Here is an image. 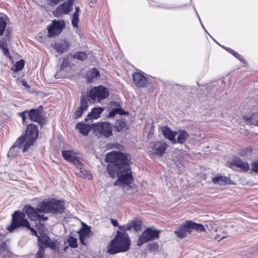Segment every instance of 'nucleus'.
I'll use <instances>...</instances> for the list:
<instances>
[{"mask_svg":"<svg viewBox=\"0 0 258 258\" xmlns=\"http://www.w3.org/2000/svg\"><path fill=\"white\" fill-rule=\"evenodd\" d=\"M109 163L107 165V170L109 176L118 177L114 185H129L134 180L130 166L131 162L127 155L121 152H111L107 154L105 159Z\"/></svg>","mask_w":258,"mask_h":258,"instance_id":"1","label":"nucleus"},{"mask_svg":"<svg viewBox=\"0 0 258 258\" xmlns=\"http://www.w3.org/2000/svg\"><path fill=\"white\" fill-rule=\"evenodd\" d=\"M39 131L36 125L33 123H30L27 125L25 134L19 137L10 149L8 156L11 154L12 156L15 155L13 153L14 149L17 147H20L23 143L24 147L23 152H25L29 148L33 145L34 143L37 139Z\"/></svg>","mask_w":258,"mask_h":258,"instance_id":"2","label":"nucleus"},{"mask_svg":"<svg viewBox=\"0 0 258 258\" xmlns=\"http://www.w3.org/2000/svg\"><path fill=\"white\" fill-rule=\"evenodd\" d=\"M130 245L131 240L127 233L118 230L107 246V252L110 254L124 252L130 249Z\"/></svg>","mask_w":258,"mask_h":258,"instance_id":"3","label":"nucleus"},{"mask_svg":"<svg viewBox=\"0 0 258 258\" xmlns=\"http://www.w3.org/2000/svg\"><path fill=\"white\" fill-rule=\"evenodd\" d=\"M194 230L198 232L205 231V229L202 224H198L191 220H188L178 227L174 231V233L178 238L182 239L185 237L187 233H190Z\"/></svg>","mask_w":258,"mask_h":258,"instance_id":"4","label":"nucleus"},{"mask_svg":"<svg viewBox=\"0 0 258 258\" xmlns=\"http://www.w3.org/2000/svg\"><path fill=\"white\" fill-rule=\"evenodd\" d=\"M28 226H29V222L25 218V213L20 211H16L12 215V223L7 229L12 232L17 228Z\"/></svg>","mask_w":258,"mask_h":258,"instance_id":"5","label":"nucleus"},{"mask_svg":"<svg viewBox=\"0 0 258 258\" xmlns=\"http://www.w3.org/2000/svg\"><path fill=\"white\" fill-rule=\"evenodd\" d=\"M109 95L108 89L101 85L93 87L90 90L88 94L84 95V96L88 97V99L89 100L90 98L93 101H95L97 100L99 102L108 98Z\"/></svg>","mask_w":258,"mask_h":258,"instance_id":"6","label":"nucleus"},{"mask_svg":"<svg viewBox=\"0 0 258 258\" xmlns=\"http://www.w3.org/2000/svg\"><path fill=\"white\" fill-rule=\"evenodd\" d=\"M160 233V230L147 228L139 237L137 245L141 246L145 243L158 239Z\"/></svg>","mask_w":258,"mask_h":258,"instance_id":"7","label":"nucleus"},{"mask_svg":"<svg viewBox=\"0 0 258 258\" xmlns=\"http://www.w3.org/2000/svg\"><path fill=\"white\" fill-rule=\"evenodd\" d=\"M93 125L95 126L94 132L98 133L101 136L108 138L113 135V126L110 122H99L93 123Z\"/></svg>","mask_w":258,"mask_h":258,"instance_id":"8","label":"nucleus"},{"mask_svg":"<svg viewBox=\"0 0 258 258\" xmlns=\"http://www.w3.org/2000/svg\"><path fill=\"white\" fill-rule=\"evenodd\" d=\"M65 27V23L63 20L52 21V23L48 26V37H54L61 33Z\"/></svg>","mask_w":258,"mask_h":258,"instance_id":"9","label":"nucleus"},{"mask_svg":"<svg viewBox=\"0 0 258 258\" xmlns=\"http://www.w3.org/2000/svg\"><path fill=\"white\" fill-rule=\"evenodd\" d=\"M43 108L42 105H40L37 108H33L28 110L29 119L32 121L37 122L41 126L45 123V119L42 114Z\"/></svg>","mask_w":258,"mask_h":258,"instance_id":"10","label":"nucleus"},{"mask_svg":"<svg viewBox=\"0 0 258 258\" xmlns=\"http://www.w3.org/2000/svg\"><path fill=\"white\" fill-rule=\"evenodd\" d=\"M89 100L87 96H84L83 94L80 97V104L77 109L74 112V118L77 119L81 117L84 112L86 111L89 107Z\"/></svg>","mask_w":258,"mask_h":258,"instance_id":"11","label":"nucleus"},{"mask_svg":"<svg viewBox=\"0 0 258 258\" xmlns=\"http://www.w3.org/2000/svg\"><path fill=\"white\" fill-rule=\"evenodd\" d=\"M52 46L57 52L62 54L69 50L70 43L67 39H60L52 44Z\"/></svg>","mask_w":258,"mask_h":258,"instance_id":"12","label":"nucleus"},{"mask_svg":"<svg viewBox=\"0 0 258 258\" xmlns=\"http://www.w3.org/2000/svg\"><path fill=\"white\" fill-rule=\"evenodd\" d=\"M52 201L50 200H45L39 202L37 205V211L39 213H52Z\"/></svg>","mask_w":258,"mask_h":258,"instance_id":"13","label":"nucleus"},{"mask_svg":"<svg viewBox=\"0 0 258 258\" xmlns=\"http://www.w3.org/2000/svg\"><path fill=\"white\" fill-rule=\"evenodd\" d=\"M52 201V213L62 214L65 210V202L63 200L51 199Z\"/></svg>","mask_w":258,"mask_h":258,"instance_id":"14","label":"nucleus"},{"mask_svg":"<svg viewBox=\"0 0 258 258\" xmlns=\"http://www.w3.org/2000/svg\"><path fill=\"white\" fill-rule=\"evenodd\" d=\"M73 10V7L65 2L59 5L53 11V15L56 17H60L62 14H68Z\"/></svg>","mask_w":258,"mask_h":258,"instance_id":"15","label":"nucleus"},{"mask_svg":"<svg viewBox=\"0 0 258 258\" xmlns=\"http://www.w3.org/2000/svg\"><path fill=\"white\" fill-rule=\"evenodd\" d=\"M86 121H83L78 122L76 125V128L79 131L80 133L83 136H86L88 135L89 132L92 129H94L95 126L93 125V123L91 124L85 123Z\"/></svg>","mask_w":258,"mask_h":258,"instance_id":"16","label":"nucleus"},{"mask_svg":"<svg viewBox=\"0 0 258 258\" xmlns=\"http://www.w3.org/2000/svg\"><path fill=\"white\" fill-rule=\"evenodd\" d=\"M133 82L138 88L145 87L147 83V79L141 73L135 72L133 75Z\"/></svg>","mask_w":258,"mask_h":258,"instance_id":"17","label":"nucleus"},{"mask_svg":"<svg viewBox=\"0 0 258 258\" xmlns=\"http://www.w3.org/2000/svg\"><path fill=\"white\" fill-rule=\"evenodd\" d=\"M228 163L230 166H235L239 168L243 171H247L249 169L248 163L242 161L239 157H234Z\"/></svg>","mask_w":258,"mask_h":258,"instance_id":"18","label":"nucleus"},{"mask_svg":"<svg viewBox=\"0 0 258 258\" xmlns=\"http://www.w3.org/2000/svg\"><path fill=\"white\" fill-rule=\"evenodd\" d=\"M167 148V145L165 142H155L153 147V153L157 156H162Z\"/></svg>","mask_w":258,"mask_h":258,"instance_id":"19","label":"nucleus"},{"mask_svg":"<svg viewBox=\"0 0 258 258\" xmlns=\"http://www.w3.org/2000/svg\"><path fill=\"white\" fill-rule=\"evenodd\" d=\"M37 237L38 239V242L40 243L39 245L42 244L44 245L45 247L54 248L55 246V243L53 241L49 239V236L46 234L43 233H40Z\"/></svg>","mask_w":258,"mask_h":258,"instance_id":"20","label":"nucleus"},{"mask_svg":"<svg viewBox=\"0 0 258 258\" xmlns=\"http://www.w3.org/2000/svg\"><path fill=\"white\" fill-rule=\"evenodd\" d=\"M104 108L102 107H94L91 109L86 117L85 118V121H88L90 119H97L100 116V114L104 111Z\"/></svg>","mask_w":258,"mask_h":258,"instance_id":"21","label":"nucleus"},{"mask_svg":"<svg viewBox=\"0 0 258 258\" xmlns=\"http://www.w3.org/2000/svg\"><path fill=\"white\" fill-rule=\"evenodd\" d=\"M24 211L30 220L36 221L37 213H39L37 211V207L34 208L30 205H26L24 208Z\"/></svg>","mask_w":258,"mask_h":258,"instance_id":"22","label":"nucleus"},{"mask_svg":"<svg viewBox=\"0 0 258 258\" xmlns=\"http://www.w3.org/2000/svg\"><path fill=\"white\" fill-rule=\"evenodd\" d=\"M163 135L165 138L168 139L173 143H176V141L175 139L177 133L176 131H172L171 129L167 126H164L162 129Z\"/></svg>","mask_w":258,"mask_h":258,"instance_id":"23","label":"nucleus"},{"mask_svg":"<svg viewBox=\"0 0 258 258\" xmlns=\"http://www.w3.org/2000/svg\"><path fill=\"white\" fill-rule=\"evenodd\" d=\"M73 163L77 168V171L76 172V173L79 175L80 176H82L84 178H88V179H90V174H87V173H84V172H86L85 170L83 171L82 170V167L83 166V163L79 160L78 158L77 157L75 160L72 162Z\"/></svg>","mask_w":258,"mask_h":258,"instance_id":"24","label":"nucleus"},{"mask_svg":"<svg viewBox=\"0 0 258 258\" xmlns=\"http://www.w3.org/2000/svg\"><path fill=\"white\" fill-rule=\"evenodd\" d=\"M213 182L215 184L220 185H224L226 184H233V182L226 176L222 175H217L214 177L212 179Z\"/></svg>","mask_w":258,"mask_h":258,"instance_id":"25","label":"nucleus"},{"mask_svg":"<svg viewBox=\"0 0 258 258\" xmlns=\"http://www.w3.org/2000/svg\"><path fill=\"white\" fill-rule=\"evenodd\" d=\"M114 130L117 132H121L128 129V126L125 122V119H119L113 126Z\"/></svg>","mask_w":258,"mask_h":258,"instance_id":"26","label":"nucleus"},{"mask_svg":"<svg viewBox=\"0 0 258 258\" xmlns=\"http://www.w3.org/2000/svg\"><path fill=\"white\" fill-rule=\"evenodd\" d=\"M178 133L179 135L177 136L176 142L180 144H184L189 138L188 134L184 130H179Z\"/></svg>","mask_w":258,"mask_h":258,"instance_id":"27","label":"nucleus"},{"mask_svg":"<svg viewBox=\"0 0 258 258\" xmlns=\"http://www.w3.org/2000/svg\"><path fill=\"white\" fill-rule=\"evenodd\" d=\"M72 57L74 59H77L80 61H84L88 58V54L85 51H79L72 54Z\"/></svg>","mask_w":258,"mask_h":258,"instance_id":"28","label":"nucleus"},{"mask_svg":"<svg viewBox=\"0 0 258 258\" xmlns=\"http://www.w3.org/2000/svg\"><path fill=\"white\" fill-rule=\"evenodd\" d=\"M62 156L63 158L70 162H72L77 157L76 154L71 150H64L62 151Z\"/></svg>","mask_w":258,"mask_h":258,"instance_id":"29","label":"nucleus"},{"mask_svg":"<svg viewBox=\"0 0 258 258\" xmlns=\"http://www.w3.org/2000/svg\"><path fill=\"white\" fill-rule=\"evenodd\" d=\"M0 48L5 56L9 58H12V56L9 52V50L8 47V42L4 39H1L0 40Z\"/></svg>","mask_w":258,"mask_h":258,"instance_id":"30","label":"nucleus"},{"mask_svg":"<svg viewBox=\"0 0 258 258\" xmlns=\"http://www.w3.org/2000/svg\"><path fill=\"white\" fill-rule=\"evenodd\" d=\"M67 242H68L69 244H68V245L64 247L63 249L64 251H67L69 246H70L72 248H76L78 246L77 239L76 238H75L73 236H71L69 237ZM66 242H64L65 244H66Z\"/></svg>","mask_w":258,"mask_h":258,"instance_id":"31","label":"nucleus"},{"mask_svg":"<svg viewBox=\"0 0 258 258\" xmlns=\"http://www.w3.org/2000/svg\"><path fill=\"white\" fill-rule=\"evenodd\" d=\"M100 75L98 70L96 68L92 69L87 76V80L88 82H92L94 78H97Z\"/></svg>","mask_w":258,"mask_h":258,"instance_id":"32","label":"nucleus"},{"mask_svg":"<svg viewBox=\"0 0 258 258\" xmlns=\"http://www.w3.org/2000/svg\"><path fill=\"white\" fill-rule=\"evenodd\" d=\"M78 233L79 235L88 237L90 233H92V232L91 231L90 226H88L85 223H83L82 228L79 230Z\"/></svg>","mask_w":258,"mask_h":258,"instance_id":"33","label":"nucleus"},{"mask_svg":"<svg viewBox=\"0 0 258 258\" xmlns=\"http://www.w3.org/2000/svg\"><path fill=\"white\" fill-rule=\"evenodd\" d=\"M25 66V61L21 59V60L16 62L15 64L12 68L14 72H18L22 70Z\"/></svg>","mask_w":258,"mask_h":258,"instance_id":"34","label":"nucleus"},{"mask_svg":"<svg viewBox=\"0 0 258 258\" xmlns=\"http://www.w3.org/2000/svg\"><path fill=\"white\" fill-rule=\"evenodd\" d=\"M72 57V54L70 53L69 55H68L66 56H64L63 58L61 66H60V70H62L64 68H67L69 67L71 61H70V57Z\"/></svg>","mask_w":258,"mask_h":258,"instance_id":"35","label":"nucleus"},{"mask_svg":"<svg viewBox=\"0 0 258 258\" xmlns=\"http://www.w3.org/2000/svg\"><path fill=\"white\" fill-rule=\"evenodd\" d=\"M130 224L131 226V229L133 228L136 232L141 230L142 225L141 221H132L130 222Z\"/></svg>","mask_w":258,"mask_h":258,"instance_id":"36","label":"nucleus"},{"mask_svg":"<svg viewBox=\"0 0 258 258\" xmlns=\"http://www.w3.org/2000/svg\"><path fill=\"white\" fill-rule=\"evenodd\" d=\"M148 250L151 252H155L158 251L159 245L157 242H152L147 245Z\"/></svg>","mask_w":258,"mask_h":258,"instance_id":"37","label":"nucleus"},{"mask_svg":"<svg viewBox=\"0 0 258 258\" xmlns=\"http://www.w3.org/2000/svg\"><path fill=\"white\" fill-rule=\"evenodd\" d=\"M7 26V22L4 16H0V36L3 35Z\"/></svg>","mask_w":258,"mask_h":258,"instance_id":"38","label":"nucleus"},{"mask_svg":"<svg viewBox=\"0 0 258 258\" xmlns=\"http://www.w3.org/2000/svg\"><path fill=\"white\" fill-rule=\"evenodd\" d=\"M80 13L75 12L72 17V25L74 28L78 27Z\"/></svg>","mask_w":258,"mask_h":258,"instance_id":"39","label":"nucleus"},{"mask_svg":"<svg viewBox=\"0 0 258 258\" xmlns=\"http://www.w3.org/2000/svg\"><path fill=\"white\" fill-rule=\"evenodd\" d=\"M80 13L75 12L72 17V25L74 28L78 27Z\"/></svg>","mask_w":258,"mask_h":258,"instance_id":"40","label":"nucleus"},{"mask_svg":"<svg viewBox=\"0 0 258 258\" xmlns=\"http://www.w3.org/2000/svg\"><path fill=\"white\" fill-rule=\"evenodd\" d=\"M6 32L5 34V37L2 38L1 39H4L6 42H9L11 40L12 37V30L10 28H8L7 29H6Z\"/></svg>","mask_w":258,"mask_h":258,"instance_id":"41","label":"nucleus"},{"mask_svg":"<svg viewBox=\"0 0 258 258\" xmlns=\"http://www.w3.org/2000/svg\"><path fill=\"white\" fill-rule=\"evenodd\" d=\"M226 50L229 52H230L231 54H232L233 55H234L236 58L239 59V60L242 61V60L243 59V58L242 57V56L240 54L235 52L234 50H233L231 48H226Z\"/></svg>","mask_w":258,"mask_h":258,"instance_id":"42","label":"nucleus"},{"mask_svg":"<svg viewBox=\"0 0 258 258\" xmlns=\"http://www.w3.org/2000/svg\"><path fill=\"white\" fill-rule=\"evenodd\" d=\"M26 114H28V110H26L23 112H19L18 113V115L22 118L23 124L27 123V121L26 120Z\"/></svg>","mask_w":258,"mask_h":258,"instance_id":"43","label":"nucleus"},{"mask_svg":"<svg viewBox=\"0 0 258 258\" xmlns=\"http://www.w3.org/2000/svg\"><path fill=\"white\" fill-rule=\"evenodd\" d=\"M44 249L43 246L40 245L39 250L36 253L37 258H44Z\"/></svg>","mask_w":258,"mask_h":258,"instance_id":"44","label":"nucleus"},{"mask_svg":"<svg viewBox=\"0 0 258 258\" xmlns=\"http://www.w3.org/2000/svg\"><path fill=\"white\" fill-rule=\"evenodd\" d=\"M118 228L120 231H122L121 232H125L126 230L131 229V226H130V222H128L126 225L118 226Z\"/></svg>","mask_w":258,"mask_h":258,"instance_id":"45","label":"nucleus"},{"mask_svg":"<svg viewBox=\"0 0 258 258\" xmlns=\"http://www.w3.org/2000/svg\"><path fill=\"white\" fill-rule=\"evenodd\" d=\"M251 170L254 172H258V160H254L251 164Z\"/></svg>","mask_w":258,"mask_h":258,"instance_id":"46","label":"nucleus"},{"mask_svg":"<svg viewBox=\"0 0 258 258\" xmlns=\"http://www.w3.org/2000/svg\"><path fill=\"white\" fill-rule=\"evenodd\" d=\"M116 111L117 112V114H119L120 115H128L129 114V112L127 111L124 110L121 106L120 107L116 108Z\"/></svg>","mask_w":258,"mask_h":258,"instance_id":"47","label":"nucleus"},{"mask_svg":"<svg viewBox=\"0 0 258 258\" xmlns=\"http://www.w3.org/2000/svg\"><path fill=\"white\" fill-rule=\"evenodd\" d=\"M37 219H36V221H46L48 220V218L47 216H45L43 214H39L37 213V216H36Z\"/></svg>","mask_w":258,"mask_h":258,"instance_id":"48","label":"nucleus"},{"mask_svg":"<svg viewBox=\"0 0 258 258\" xmlns=\"http://www.w3.org/2000/svg\"><path fill=\"white\" fill-rule=\"evenodd\" d=\"M116 108H113L110 112L109 113H108V116L109 117H114L117 113V112L116 111Z\"/></svg>","mask_w":258,"mask_h":258,"instance_id":"49","label":"nucleus"},{"mask_svg":"<svg viewBox=\"0 0 258 258\" xmlns=\"http://www.w3.org/2000/svg\"><path fill=\"white\" fill-rule=\"evenodd\" d=\"M26 227L30 230L31 234L33 235L36 236L37 237L38 236V235L37 232L36 231V230L35 229H34L33 227H31L30 224H29V226Z\"/></svg>","mask_w":258,"mask_h":258,"instance_id":"50","label":"nucleus"},{"mask_svg":"<svg viewBox=\"0 0 258 258\" xmlns=\"http://www.w3.org/2000/svg\"><path fill=\"white\" fill-rule=\"evenodd\" d=\"M22 85L25 87L26 89H27L28 91L29 92V89H30L31 88V86L28 84L27 82L25 80H22Z\"/></svg>","mask_w":258,"mask_h":258,"instance_id":"51","label":"nucleus"},{"mask_svg":"<svg viewBox=\"0 0 258 258\" xmlns=\"http://www.w3.org/2000/svg\"><path fill=\"white\" fill-rule=\"evenodd\" d=\"M86 237L87 236H86L79 235V240L80 241V242L84 245H86L85 241V239H86Z\"/></svg>","mask_w":258,"mask_h":258,"instance_id":"52","label":"nucleus"},{"mask_svg":"<svg viewBox=\"0 0 258 258\" xmlns=\"http://www.w3.org/2000/svg\"><path fill=\"white\" fill-rule=\"evenodd\" d=\"M110 103L111 107H114V108H118L120 107V105L117 102L111 101Z\"/></svg>","mask_w":258,"mask_h":258,"instance_id":"53","label":"nucleus"},{"mask_svg":"<svg viewBox=\"0 0 258 258\" xmlns=\"http://www.w3.org/2000/svg\"><path fill=\"white\" fill-rule=\"evenodd\" d=\"M111 223L114 227L119 226L118 225V222L116 219H111Z\"/></svg>","mask_w":258,"mask_h":258,"instance_id":"54","label":"nucleus"},{"mask_svg":"<svg viewBox=\"0 0 258 258\" xmlns=\"http://www.w3.org/2000/svg\"><path fill=\"white\" fill-rule=\"evenodd\" d=\"M74 1L75 0H67V1L65 2L73 7Z\"/></svg>","mask_w":258,"mask_h":258,"instance_id":"55","label":"nucleus"},{"mask_svg":"<svg viewBox=\"0 0 258 258\" xmlns=\"http://www.w3.org/2000/svg\"><path fill=\"white\" fill-rule=\"evenodd\" d=\"M51 3H52L54 5H56L58 4L59 2H61L62 0H50Z\"/></svg>","mask_w":258,"mask_h":258,"instance_id":"56","label":"nucleus"},{"mask_svg":"<svg viewBox=\"0 0 258 258\" xmlns=\"http://www.w3.org/2000/svg\"><path fill=\"white\" fill-rule=\"evenodd\" d=\"M243 118L244 120H246V121H248V120H249L251 119V116H246V115H245L243 117Z\"/></svg>","mask_w":258,"mask_h":258,"instance_id":"57","label":"nucleus"},{"mask_svg":"<svg viewBox=\"0 0 258 258\" xmlns=\"http://www.w3.org/2000/svg\"><path fill=\"white\" fill-rule=\"evenodd\" d=\"M80 9L79 7L76 6L75 7V12L80 13Z\"/></svg>","mask_w":258,"mask_h":258,"instance_id":"58","label":"nucleus"},{"mask_svg":"<svg viewBox=\"0 0 258 258\" xmlns=\"http://www.w3.org/2000/svg\"><path fill=\"white\" fill-rule=\"evenodd\" d=\"M56 76H57V75H56H56H55V77L56 78H57L58 77H56Z\"/></svg>","mask_w":258,"mask_h":258,"instance_id":"59","label":"nucleus"},{"mask_svg":"<svg viewBox=\"0 0 258 258\" xmlns=\"http://www.w3.org/2000/svg\"><path fill=\"white\" fill-rule=\"evenodd\" d=\"M224 237H225L224 236L222 237V238H221V239H222L224 238Z\"/></svg>","mask_w":258,"mask_h":258,"instance_id":"60","label":"nucleus"}]
</instances>
